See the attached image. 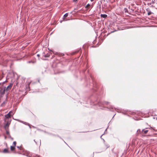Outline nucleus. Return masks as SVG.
Returning <instances> with one entry per match:
<instances>
[{
    "label": "nucleus",
    "instance_id": "f257e3e1",
    "mask_svg": "<svg viewBox=\"0 0 157 157\" xmlns=\"http://www.w3.org/2000/svg\"><path fill=\"white\" fill-rule=\"evenodd\" d=\"M96 94L94 93V95L91 96L89 99L91 105H97L99 106H102L105 105H107L109 103V102L107 101H96L93 100V98L94 97Z\"/></svg>",
    "mask_w": 157,
    "mask_h": 157
},
{
    "label": "nucleus",
    "instance_id": "f03ea898",
    "mask_svg": "<svg viewBox=\"0 0 157 157\" xmlns=\"http://www.w3.org/2000/svg\"><path fill=\"white\" fill-rule=\"evenodd\" d=\"M49 50H50V51L52 52L53 54H56V55H57L60 57L63 56L64 55V54L63 53L58 52H55L52 51V50L50 49Z\"/></svg>",
    "mask_w": 157,
    "mask_h": 157
},
{
    "label": "nucleus",
    "instance_id": "7ed1b4c3",
    "mask_svg": "<svg viewBox=\"0 0 157 157\" xmlns=\"http://www.w3.org/2000/svg\"><path fill=\"white\" fill-rule=\"evenodd\" d=\"M5 87L4 89H1L0 90V97H2V96L5 94V91L6 90Z\"/></svg>",
    "mask_w": 157,
    "mask_h": 157
},
{
    "label": "nucleus",
    "instance_id": "20e7f679",
    "mask_svg": "<svg viewBox=\"0 0 157 157\" xmlns=\"http://www.w3.org/2000/svg\"><path fill=\"white\" fill-rule=\"evenodd\" d=\"M10 121H8L7 122L6 124L4 126V128L5 129H6V128L8 129V127L10 125Z\"/></svg>",
    "mask_w": 157,
    "mask_h": 157
},
{
    "label": "nucleus",
    "instance_id": "39448f33",
    "mask_svg": "<svg viewBox=\"0 0 157 157\" xmlns=\"http://www.w3.org/2000/svg\"><path fill=\"white\" fill-rule=\"evenodd\" d=\"M13 85V83H10V84L6 88V89H5L6 90V91H8L10 89H11V88L12 86Z\"/></svg>",
    "mask_w": 157,
    "mask_h": 157
},
{
    "label": "nucleus",
    "instance_id": "423d86ee",
    "mask_svg": "<svg viewBox=\"0 0 157 157\" xmlns=\"http://www.w3.org/2000/svg\"><path fill=\"white\" fill-rule=\"evenodd\" d=\"M50 54L48 53H47V54H45V53L44 52L42 53V56H44L45 57H48L50 56Z\"/></svg>",
    "mask_w": 157,
    "mask_h": 157
},
{
    "label": "nucleus",
    "instance_id": "0eeeda50",
    "mask_svg": "<svg viewBox=\"0 0 157 157\" xmlns=\"http://www.w3.org/2000/svg\"><path fill=\"white\" fill-rule=\"evenodd\" d=\"M11 115L10 114H9V113H8L6 115H5V117L6 119H8L11 117Z\"/></svg>",
    "mask_w": 157,
    "mask_h": 157
},
{
    "label": "nucleus",
    "instance_id": "6e6552de",
    "mask_svg": "<svg viewBox=\"0 0 157 157\" xmlns=\"http://www.w3.org/2000/svg\"><path fill=\"white\" fill-rule=\"evenodd\" d=\"M15 120L17 121H20L22 123L24 124H25L26 125H29V123H28L27 122L22 121H20L19 119H15Z\"/></svg>",
    "mask_w": 157,
    "mask_h": 157
},
{
    "label": "nucleus",
    "instance_id": "1a4fd4ad",
    "mask_svg": "<svg viewBox=\"0 0 157 157\" xmlns=\"http://www.w3.org/2000/svg\"><path fill=\"white\" fill-rule=\"evenodd\" d=\"M3 152L4 153H9V151L8 149L6 148H5L3 150Z\"/></svg>",
    "mask_w": 157,
    "mask_h": 157
},
{
    "label": "nucleus",
    "instance_id": "9d476101",
    "mask_svg": "<svg viewBox=\"0 0 157 157\" xmlns=\"http://www.w3.org/2000/svg\"><path fill=\"white\" fill-rule=\"evenodd\" d=\"M15 147L14 146H10V150L11 151H14V150H15Z\"/></svg>",
    "mask_w": 157,
    "mask_h": 157
},
{
    "label": "nucleus",
    "instance_id": "9b49d317",
    "mask_svg": "<svg viewBox=\"0 0 157 157\" xmlns=\"http://www.w3.org/2000/svg\"><path fill=\"white\" fill-rule=\"evenodd\" d=\"M101 17L104 18H105L107 17V15L105 14H101Z\"/></svg>",
    "mask_w": 157,
    "mask_h": 157
},
{
    "label": "nucleus",
    "instance_id": "f8f14e48",
    "mask_svg": "<svg viewBox=\"0 0 157 157\" xmlns=\"http://www.w3.org/2000/svg\"><path fill=\"white\" fill-rule=\"evenodd\" d=\"M142 131L144 132V133L145 134H146L148 132V130H145V129H143L142 130Z\"/></svg>",
    "mask_w": 157,
    "mask_h": 157
},
{
    "label": "nucleus",
    "instance_id": "ddd939ff",
    "mask_svg": "<svg viewBox=\"0 0 157 157\" xmlns=\"http://www.w3.org/2000/svg\"><path fill=\"white\" fill-rule=\"evenodd\" d=\"M68 16V13H65L63 16V18H65V17H67Z\"/></svg>",
    "mask_w": 157,
    "mask_h": 157
},
{
    "label": "nucleus",
    "instance_id": "4468645a",
    "mask_svg": "<svg viewBox=\"0 0 157 157\" xmlns=\"http://www.w3.org/2000/svg\"><path fill=\"white\" fill-rule=\"evenodd\" d=\"M6 132L7 134L9 135L10 134L9 132V131L7 130V128H6Z\"/></svg>",
    "mask_w": 157,
    "mask_h": 157
},
{
    "label": "nucleus",
    "instance_id": "2eb2a0df",
    "mask_svg": "<svg viewBox=\"0 0 157 157\" xmlns=\"http://www.w3.org/2000/svg\"><path fill=\"white\" fill-rule=\"evenodd\" d=\"M27 62L29 63H35V61H28Z\"/></svg>",
    "mask_w": 157,
    "mask_h": 157
},
{
    "label": "nucleus",
    "instance_id": "dca6fc26",
    "mask_svg": "<svg viewBox=\"0 0 157 157\" xmlns=\"http://www.w3.org/2000/svg\"><path fill=\"white\" fill-rule=\"evenodd\" d=\"M6 103V102L5 101H4L2 103V104L1 105V106H3V105H5V104Z\"/></svg>",
    "mask_w": 157,
    "mask_h": 157
},
{
    "label": "nucleus",
    "instance_id": "f3484780",
    "mask_svg": "<svg viewBox=\"0 0 157 157\" xmlns=\"http://www.w3.org/2000/svg\"><path fill=\"white\" fill-rule=\"evenodd\" d=\"M16 141H13V146H14L15 147H16Z\"/></svg>",
    "mask_w": 157,
    "mask_h": 157
},
{
    "label": "nucleus",
    "instance_id": "a211bd4d",
    "mask_svg": "<svg viewBox=\"0 0 157 157\" xmlns=\"http://www.w3.org/2000/svg\"><path fill=\"white\" fill-rule=\"evenodd\" d=\"M152 13L150 11H149V12H148V13H147V14L148 15H150L151 13Z\"/></svg>",
    "mask_w": 157,
    "mask_h": 157
},
{
    "label": "nucleus",
    "instance_id": "6ab92c4d",
    "mask_svg": "<svg viewBox=\"0 0 157 157\" xmlns=\"http://www.w3.org/2000/svg\"><path fill=\"white\" fill-rule=\"evenodd\" d=\"M78 52V51L77 52H73L71 53V54L72 55H74L75 54H76V53H77V52Z\"/></svg>",
    "mask_w": 157,
    "mask_h": 157
},
{
    "label": "nucleus",
    "instance_id": "aec40b11",
    "mask_svg": "<svg viewBox=\"0 0 157 157\" xmlns=\"http://www.w3.org/2000/svg\"><path fill=\"white\" fill-rule=\"evenodd\" d=\"M90 6V4H87V5L86 6V8H88V7Z\"/></svg>",
    "mask_w": 157,
    "mask_h": 157
},
{
    "label": "nucleus",
    "instance_id": "412c9836",
    "mask_svg": "<svg viewBox=\"0 0 157 157\" xmlns=\"http://www.w3.org/2000/svg\"><path fill=\"white\" fill-rule=\"evenodd\" d=\"M104 134V133L102 135H101V137H100V138H101L102 139V140H103V141L104 142H105V140H104L102 138H101L102 136H103Z\"/></svg>",
    "mask_w": 157,
    "mask_h": 157
},
{
    "label": "nucleus",
    "instance_id": "4be33fe9",
    "mask_svg": "<svg viewBox=\"0 0 157 157\" xmlns=\"http://www.w3.org/2000/svg\"><path fill=\"white\" fill-rule=\"evenodd\" d=\"M21 146H20V147H19V146H17V147L18 148L19 150H21Z\"/></svg>",
    "mask_w": 157,
    "mask_h": 157
},
{
    "label": "nucleus",
    "instance_id": "5701e85b",
    "mask_svg": "<svg viewBox=\"0 0 157 157\" xmlns=\"http://www.w3.org/2000/svg\"><path fill=\"white\" fill-rule=\"evenodd\" d=\"M29 83L28 84V86H26V88H27V87H28L29 88H29Z\"/></svg>",
    "mask_w": 157,
    "mask_h": 157
},
{
    "label": "nucleus",
    "instance_id": "b1692460",
    "mask_svg": "<svg viewBox=\"0 0 157 157\" xmlns=\"http://www.w3.org/2000/svg\"><path fill=\"white\" fill-rule=\"evenodd\" d=\"M49 135H52L53 136H56V135H54V134H52L51 133H49Z\"/></svg>",
    "mask_w": 157,
    "mask_h": 157
},
{
    "label": "nucleus",
    "instance_id": "393cba45",
    "mask_svg": "<svg viewBox=\"0 0 157 157\" xmlns=\"http://www.w3.org/2000/svg\"><path fill=\"white\" fill-rule=\"evenodd\" d=\"M85 70H83L82 71V73L83 74H84V73H85Z\"/></svg>",
    "mask_w": 157,
    "mask_h": 157
},
{
    "label": "nucleus",
    "instance_id": "a878e982",
    "mask_svg": "<svg viewBox=\"0 0 157 157\" xmlns=\"http://www.w3.org/2000/svg\"><path fill=\"white\" fill-rule=\"evenodd\" d=\"M9 135V137L10 138L11 137V136L10 135V134H9V135Z\"/></svg>",
    "mask_w": 157,
    "mask_h": 157
},
{
    "label": "nucleus",
    "instance_id": "bb28decb",
    "mask_svg": "<svg viewBox=\"0 0 157 157\" xmlns=\"http://www.w3.org/2000/svg\"><path fill=\"white\" fill-rule=\"evenodd\" d=\"M6 81H7V80H6L5 81H4V82H3V84H4V83H5V82H6Z\"/></svg>",
    "mask_w": 157,
    "mask_h": 157
},
{
    "label": "nucleus",
    "instance_id": "cd10ccee",
    "mask_svg": "<svg viewBox=\"0 0 157 157\" xmlns=\"http://www.w3.org/2000/svg\"><path fill=\"white\" fill-rule=\"evenodd\" d=\"M36 157H41L39 155H36Z\"/></svg>",
    "mask_w": 157,
    "mask_h": 157
},
{
    "label": "nucleus",
    "instance_id": "c85d7f7f",
    "mask_svg": "<svg viewBox=\"0 0 157 157\" xmlns=\"http://www.w3.org/2000/svg\"><path fill=\"white\" fill-rule=\"evenodd\" d=\"M94 152H93V154L92 155L91 157H94Z\"/></svg>",
    "mask_w": 157,
    "mask_h": 157
},
{
    "label": "nucleus",
    "instance_id": "c756f323",
    "mask_svg": "<svg viewBox=\"0 0 157 157\" xmlns=\"http://www.w3.org/2000/svg\"><path fill=\"white\" fill-rule=\"evenodd\" d=\"M28 125L29 126V128H31V127L30 126V124H29V125Z\"/></svg>",
    "mask_w": 157,
    "mask_h": 157
},
{
    "label": "nucleus",
    "instance_id": "7c9ffc66",
    "mask_svg": "<svg viewBox=\"0 0 157 157\" xmlns=\"http://www.w3.org/2000/svg\"><path fill=\"white\" fill-rule=\"evenodd\" d=\"M153 129L155 131H157V129Z\"/></svg>",
    "mask_w": 157,
    "mask_h": 157
},
{
    "label": "nucleus",
    "instance_id": "2f4dec72",
    "mask_svg": "<svg viewBox=\"0 0 157 157\" xmlns=\"http://www.w3.org/2000/svg\"><path fill=\"white\" fill-rule=\"evenodd\" d=\"M107 128L105 130V132H104V134L105 133V132L107 131Z\"/></svg>",
    "mask_w": 157,
    "mask_h": 157
},
{
    "label": "nucleus",
    "instance_id": "473e14b6",
    "mask_svg": "<svg viewBox=\"0 0 157 157\" xmlns=\"http://www.w3.org/2000/svg\"><path fill=\"white\" fill-rule=\"evenodd\" d=\"M12 111H10L8 113H9V114H10L11 113H12Z\"/></svg>",
    "mask_w": 157,
    "mask_h": 157
},
{
    "label": "nucleus",
    "instance_id": "72a5a7b5",
    "mask_svg": "<svg viewBox=\"0 0 157 157\" xmlns=\"http://www.w3.org/2000/svg\"><path fill=\"white\" fill-rule=\"evenodd\" d=\"M34 141L36 143V144H37L36 142V141L35 140H34Z\"/></svg>",
    "mask_w": 157,
    "mask_h": 157
},
{
    "label": "nucleus",
    "instance_id": "f704fd0d",
    "mask_svg": "<svg viewBox=\"0 0 157 157\" xmlns=\"http://www.w3.org/2000/svg\"><path fill=\"white\" fill-rule=\"evenodd\" d=\"M153 135H157V133H154V134H153Z\"/></svg>",
    "mask_w": 157,
    "mask_h": 157
},
{
    "label": "nucleus",
    "instance_id": "c9c22d12",
    "mask_svg": "<svg viewBox=\"0 0 157 157\" xmlns=\"http://www.w3.org/2000/svg\"><path fill=\"white\" fill-rule=\"evenodd\" d=\"M57 136H58V137H59L61 139H62L61 137H59V136L57 135Z\"/></svg>",
    "mask_w": 157,
    "mask_h": 157
},
{
    "label": "nucleus",
    "instance_id": "e433bc0d",
    "mask_svg": "<svg viewBox=\"0 0 157 157\" xmlns=\"http://www.w3.org/2000/svg\"><path fill=\"white\" fill-rule=\"evenodd\" d=\"M37 56H38V57H39L40 56V55L39 54H38L37 55Z\"/></svg>",
    "mask_w": 157,
    "mask_h": 157
},
{
    "label": "nucleus",
    "instance_id": "4c0bfd02",
    "mask_svg": "<svg viewBox=\"0 0 157 157\" xmlns=\"http://www.w3.org/2000/svg\"><path fill=\"white\" fill-rule=\"evenodd\" d=\"M10 139H11L12 140H13V138L12 137H11Z\"/></svg>",
    "mask_w": 157,
    "mask_h": 157
},
{
    "label": "nucleus",
    "instance_id": "58836bf2",
    "mask_svg": "<svg viewBox=\"0 0 157 157\" xmlns=\"http://www.w3.org/2000/svg\"><path fill=\"white\" fill-rule=\"evenodd\" d=\"M77 1V0H73V1L75 2Z\"/></svg>",
    "mask_w": 157,
    "mask_h": 157
},
{
    "label": "nucleus",
    "instance_id": "ea45409f",
    "mask_svg": "<svg viewBox=\"0 0 157 157\" xmlns=\"http://www.w3.org/2000/svg\"><path fill=\"white\" fill-rule=\"evenodd\" d=\"M94 90L95 92L96 91V89H94Z\"/></svg>",
    "mask_w": 157,
    "mask_h": 157
},
{
    "label": "nucleus",
    "instance_id": "a19ab883",
    "mask_svg": "<svg viewBox=\"0 0 157 157\" xmlns=\"http://www.w3.org/2000/svg\"><path fill=\"white\" fill-rule=\"evenodd\" d=\"M150 128H152V129H153V128H152V127H150V128H149V129H150Z\"/></svg>",
    "mask_w": 157,
    "mask_h": 157
},
{
    "label": "nucleus",
    "instance_id": "79ce46f5",
    "mask_svg": "<svg viewBox=\"0 0 157 157\" xmlns=\"http://www.w3.org/2000/svg\"><path fill=\"white\" fill-rule=\"evenodd\" d=\"M140 131V130L139 129H138V130H137V132H138V131Z\"/></svg>",
    "mask_w": 157,
    "mask_h": 157
},
{
    "label": "nucleus",
    "instance_id": "37998d69",
    "mask_svg": "<svg viewBox=\"0 0 157 157\" xmlns=\"http://www.w3.org/2000/svg\"><path fill=\"white\" fill-rule=\"evenodd\" d=\"M140 131V130L139 129H138V130H137V132H138V131Z\"/></svg>",
    "mask_w": 157,
    "mask_h": 157
},
{
    "label": "nucleus",
    "instance_id": "c03bdc74",
    "mask_svg": "<svg viewBox=\"0 0 157 157\" xmlns=\"http://www.w3.org/2000/svg\"><path fill=\"white\" fill-rule=\"evenodd\" d=\"M94 1V0H90V1H91V2H93V1Z\"/></svg>",
    "mask_w": 157,
    "mask_h": 157
},
{
    "label": "nucleus",
    "instance_id": "a18cd8bd",
    "mask_svg": "<svg viewBox=\"0 0 157 157\" xmlns=\"http://www.w3.org/2000/svg\"><path fill=\"white\" fill-rule=\"evenodd\" d=\"M41 144V140H40V144Z\"/></svg>",
    "mask_w": 157,
    "mask_h": 157
},
{
    "label": "nucleus",
    "instance_id": "49530a36",
    "mask_svg": "<svg viewBox=\"0 0 157 157\" xmlns=\"http://www.w3.org/2000/svg\"><path fill=\"white\" fill-rule=\"evenodd\" d=\"M64 142H65V143H66V144L67 145H68L66 143V142H65L64 141Z\"/></svg>",
    "mask_w": 157,
    "mask_h": 157
},
{
    "label": "nucleus",
    "instance_id": "de8ad7c7",
    "mask_svg": "<svg viewBox=\"0 0 157 157\" xmlns=\"http://www.w3.org/2000/svg\"><path fill=\"white\" fill-rule=\"evenodd\" d=\"M97 100V98H95V100Z\"/></svg>",
    "mask_w": 157,
    "mask_h": 157
},
{
    "label": "nucleus",
    "instance_id": "09e8293b",
    "mask_svg": "<svg viewBox=\"0 0 157 157\" xmlns=\"http://www.w3.org/2000/svg\"><path fill=\"white\" fill-rule=\"evenodd\" d=\"M115 115H114V116H113V117H114V116H115Z\"/></svg>",
    "mask_w": 157,
    "mask_h": 157
},
{
    "label": "nucleus",
    "instance_id": "8fccbe9b",
    "mask_svg": "<svg viewBox=\"0 0 157 157\" xmlns=\"http://www.w3.org/2000/svg\"><path fill=\"white\" fill-rule=\"evenodd\" d=\"M18 153L19 154H20V153H19V152H18Z\"/></svg>",
    "mask_w": 157,
    "mask_h": 157
},
{
    "label": "nucleus",
    "instance_id": "3c124183",
    "mask_svg": "<svg viewBox=\"0 0 157 157\" xmlns=\"http://www.w3.org/2000/svg\"><path fill=\"white\" fill-rule=\"evenodd\" d=\"M92 47V46H91V47H90V48H91V47Z\"/></svg>",
    "mask_w": 157,
    "mask_h": 157
},
{
    "label": "nucleus",
    "instance_id": "603ef678",
    "mask_svg": "<svg viewBox=\"0 0 157 157\" xmlns=\"http://www.w3.org/2000/svg\"><path fill=\"white\" fill-rule=\"evenodd\" d=\"M112 109H113V107H112Z\"/></svg>",
    "mask_w": 157,
    "mask_h": 157
},
{
    "label": "nucleus",
    "instance_id": "864d4df0",
    "mask_svg": "<svg viewBox=\"0 0 157 157\" xmlns=\"http://www.w3.org/2000/svg\"><path fill=\"white\" fill-rule=\"evenodd\" d=\"M98 152H95V153H98Z\"/></svg>",
    "mask_w": 157,
    "mask_h": 157
},
{
    "label": "nucleus",
    "instance_id": "5fc2aeb1",
    "mask_svg": "<svg viewBox=\"0 0 157 157\" xmlns=\"http://www.w3.org/2000/svg\"><path fill=\"white\" fill-rule=\"evenodd\" d=\"M156 119L157 120V117L156 118Z\"/></svg>",
    "mask_w": 157,
    "mask_h": 157
}]
</instances>
